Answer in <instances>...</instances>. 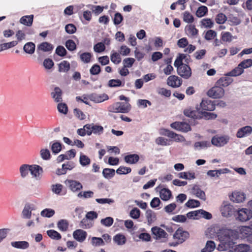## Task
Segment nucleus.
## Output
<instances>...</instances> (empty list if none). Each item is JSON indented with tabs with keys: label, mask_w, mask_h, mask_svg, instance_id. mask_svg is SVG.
<instances>
[{
	"label": "nucleus",
	"mask_w": 252,
	"mask_h": 252,
	"mask_svg": "<svg viewBox=\"0 0 252 252\" xmlns=\"http://www.w3.org/2000/svg\"><path fill=\"white\" fill-rule=\"evenodd\" d=\"M220 244L218 245V250L224 251L230 249L235 244V241L238 238V235L235 230L222 228L217 232Z\"/></svg>",
	"instance_id": "f257e3e1"
},
{
	"label": "nucleus",
	"mask_w": 252,
	"mask_h": 252,
	"mask_svg": "<svg viewBox=\"0 0 252 252\" xmlns=\"http://www.w3.org/2000/svg\"><path fill=\"white\" fill-rule=\"evenodd\" d=\"M152 234L156 241L161 243L167 241L168 234L165 231L158 226H154L151 228Z\"/></svg>",
	"instance_id": "f03ea898"
},
{
	"label": "nucleus",
	"mask_w": 252,
	"mask_h": 252,
	"mask_svg": "<svg viewBox=\"0 0 252 252\" xmlns=\"http://www.w3.org/2000/svg\"><path fill=\"white\" fill-rule=\"evenodd\" d=\"M109 112L113 113H126L130 110V105L127 103L118 102L108 107Z\"/></svg>",
	"instance_id": "7ed1b4c3"
},
{
	"label": "nucleus",
	"mask_w": 252,
	"mask_h": 252,
	"mask_svg": "<svg viewBox=\"0 0 252 252\" xmlns=\"http://www.w3.org/2000/svg\"><path fill=\"white\" fill-rule=\"evenodd\" d=\"M230 137L228 135H215L212 138V144L218 147H221L226 145L229 141Z\"/></svg>",
	"instance_id": "20e7f679"
},
{
	"label": "nucleus",
	"mask_w": 252,
	"mask_h": 252,
	"mask_svg": "<svg viewBox=\"0 0 252 252\" xmlns=\"http://www.w3.org/2000/svg\"><path fill=\"white\" fill-rule=\"evenodd\" d=\"M220 211L223 217H229L233 214L234 209L230 203L223 202L220 207Z\"/></svg>",
	"instance_id": "39448f33"
},
{
	"label": "nucleus",
	"mask_w": 252,
	"mask_h": 252,
	"mask_svg": "<svg viewBox=\"0 0 252 252\" xmlns=\"http://www.w3.org/2000/svg\"><path fill=\"white\" fill-rule=\"evenodd\" d=\"M207 94L213 98H220L224 96V90L220 86H215L208 91Z\"/></svg>",
	"instance_id": "423d86ee"
},
{
	"label": "nucleus",
	"mask_w": 252,
	"mask_h": 252,
	"mask_svg": "<svg viewBox=\"0 0 252 252\" xmlns=\"http://www.w3.org/2000/svg\"><path fill=\"white\" fill-rule=\"evenodd\" d=\"M170 126L172 128L183 132H187L191 130L190 126L184 122H175L172 123Z\"/></svg>",
	"instance_id": "0eeeda50"
},
{
	"label": "nucleus",
	"mask_w": 252,
	"mask_h": 252,
	"mask_svg": "<svg viewBox=\"0 0 252 252\" xmlns=\"http://www.w3.org/2000/svg\"><path fill=\"white\" fill-rule=\"evenodd\" d=\"M43 173L42 168L37 164H31L30 167V174L33 178L36 180L41 179Z\"/></svg>",
	"instance_id": "6e6552de"
},
{
	"label": "nucleus",
	"mask_w": 252,
	"mask_h": 252,
	"mask_svg": "<svg viewBox=\"0 0 252 252\" xmlns=\"http://www.w3.org/2000/svg\"><path fill=\"white\" fill-rule=\"evenodd\" d=\"M178 74L185 79H188L191 75V70L190 67L186 64H182L178 67Z\"/></svg>",
	"instance_id": "1a4fd4ad"
},
{
	"label": "nucleus",
	"mask_w": 252,
	"mask_h": 252,
	"mask_svg": "<svg viewBox=\"0 0 252 252\" xmlns=\"http://www.w3.org/2000/svg\"><path fill=\"white\" fill-rule=\"evenodd\" d=\"M34 206L33 204L27 203L24 206L21 215L23 219H30L32 217V211L34 210Z\"/></svg>",
	"instance_id": "9d476101"
},
{
	"label": "nucleus",
	"mask_w": 252,
	"mask_h": 252,
	"mask_svg": "<svg viewBox=\"0 0 252 252\" xmlns=\"http://www.w3.org/2000/svg\"><path fill=\"white\" fill-rule=\"evenodd\" d=\"M200 106L202 110L211 111L215 109L216 104L209 99L203 98Z\"/></svg>",
	"instance_id": "9b49d317"
},
{
	"label": "nucleus",
	"mask_w": 252,
	"mask_h": 252,
	"mask_svg": "<svg viewBox=\"0 0 252 252\" xmlns=\"http://www.w3.org/2000/svg\"><path fill=\"white\" fill-rule=\"evenodd\" d=\"M189 237V233L181 229H177L173 235V238L177 240L180 244L184 242Z\"/></svg>",
	"instance_id": "f8f14e48"
},
{
	"label": "nucleus",
	"mask_w": 252,
	"mask_h": 252,
	"mask_svg": "<svg viewBox=\"0 0 252 252\" xmlns=\"http://www.w3.org/2000/svg\"><path fill=\"white\" fill-rule=\"evenodd\" d=\"M252 133V127L250 126H247L238 130L236 133V136L239 138H242L250 136Z\"/></svg>",
	"instance_id": "ddd939ff"
},
{
	"label": "nucleus",
	"mask_w": 252,
	"mask_h": 252,
	"mask_svg": "<svg viewBox=\"0 0 252 252\" xmlns=\"http://www.w3.org/2000/svg\"><path fill=\"white\" fill-rule=\"evenodd\" d=\"M65 184L72 192H77L83 188L82 184L76 180H67L65 182Z\"/></svg>",
	"instance_id": "4468645a"
},
{
	"label": "nucleus",
	"mask_w": 252,
	"mask_h": 252,
	"mask_svg": "<svg viewBox=\"0 0 252 252\" xmlns=\"http://www.w3.org/2000/svg\"><path fill=\"white\" fill-rule=\"evenodd\" d=\"M252 218L249 209L243 208L238 212L237 218L241 221H246Z\"/></svg>",
	"instance_id": "2eb2a0df"
},
{
	"label": "nucleus",
	"mask_w": 252,
	"mask_h": 252,
	"mask_svg": "<svg viewBox=\"0 0 252 252\" xmlns=\"http://www.w3.org/2000/svg\"><path fill=\"white\" fill-rule=\"evenodd\" d=\"M229 197L232 201L236 203L242 202L246 199L245 194L243 192L238 191L233 192Z\"/></svg>",
	"instance_id": "dca6fc26"
},
{
	"label": "nucleus",
	"mask_w": 252,
	"mask_h": 252,
	"mask_svg": "<svg viewBox=\"0 0 252 252\" xmlns=\"http://www.w3.org/2000/svg\"><path fill=\"white\" fill-rule=\"evenodd\" d=\"M167 84L172 88H178L182 84V80L178 76L171 75L167 80Z\"/></svg>",
	"instance_id": "f3484780"
},
{
	"label": "nucleus",
	"mask_w": 252,
	"mask_h": 252,
	"mask_svg": "<svg viewBox=\"0 0 252 252\" xmlns=\"http://www.w3.org/2000/svg\"><path fill=\"white\" fill-rule=\"evenodd\" d=\"M87 236V233L85 231L82 229H77L73 232V238L79 242H84Z\"/></svg>",
	"instance_id": "a211bd4d"
},
{
	"label": "nucleus",
	"mask_w": 252,
	"mask_h": 252,
	"mask_svg": "<svg viewBox=\"0 0 252 252\" xmlns=\"http://www.w3.org/2000/svg\"><path fill=\"white\" fill-rule=\"evenodd\" d=\"M108 96L105 94H90V100L95 103H100L108 99Z\"/></svg>",
	"instance_id": "6ab92c4d"
},
{
	"label": "nucleus",
	"mask_w": 252,
	"mask_h": 252,
	"mask_svg": "<svg viewBox=\"0 0 252 252\" xmlns=\"http://www.w3.org/2000/svg\"><path fill=\"white\" fill-rule=\"evenodd\" d=\"M232 250L229 252H249L251 249L249 245L245 244H241L234 246H232L231 248Z\"/></svg>",
	"instance_id": "aec40b11"
},
{
	"label": "nucleus",
	"mask_w": 252,
	"mask_h": 252,
	"mask_svg": "<svg viewBox=\"0 0 252 252\" xmlns=\"http://www.w3.org/2000/svg\"><path fill=\"white\" fill-rule=\"evenodd\" d=\"M74 167L75 165L73 162H67L66 163L62 165L61 169H58L56 173L59 175L65 174L67 170H71Z\"/></svg>",
	"instance_id": "412c9836"
},
{
	"label": "nucleus",
	"mask_w": 252,
	"mask_h": 252,
	"mask_svg": "<svg viewBox=\"0 0 252 252\" xmlns=\"http://www.w3.org/2000/svg\"><path fill=\"white\" fill-rule=\"evenodd\" d=\"M62 91L59 87H55L51 94L52 97L56 102H61L63 101Z\"/></svg>",
	"instance_id": "4be33fe9"
},
{
	"label": "nucleus",
	"mask_w": 252,
	"mask_h": 252,
	"mask_svg": "<svg viewBox=\"0 0 252 252\" xmlns=\"http://www.w3.org/2000/svg\"><path fill=\"white\" fill-rule=\"evenodd\" d=\"M145 217L147 221V224L150 225L157 220L156 213L151 210H147L145 212Z\"/></svg>",
	"instance_id": "5701e85b"
},
{
	"label": "nucleus",
	"mask_w": 252,
	"mask_h": 252,
	"mask_svg": "<svg viewBox=\"0 0 252 252\" xmlns=\"http://www.w3.org/2000/svg\"><path fill=\"white\" fill-rule=\"evenodd\" d=\"M53 48L54 47L51 44L47 42H44L40 43L37 46V52L38 54L40 53V51L50 52L53 49Z\"/></svg>",
	"instance_id": "b1692460"
},
{
	"label": "nucleus",
	"mask_w": 252,
	"mask_h": 252,
	"mask_svg": "<svg viewBox=\"0 0 252 252\" xmlns=\"http://www.w3.org/2000/svg\"><path fill=\"white\" fill-rule=\"evenodd\" d=\"M31 165L28 164H23L19 167V172L22 178H27L29 173H30Z\"/></svg>",
	"instance_id": "393cba45"
},
{
	"label": "nucleus",
	"mask_w": 252,
	"mask_h": 252,
	"mask_svg": "<svg viewBox=\"0 0 252 252\" xmlns=\"http://www.w3.org/2000/svg\"><path fill=\"white\" fill-rule=\"evenodd\" d=\"M191 193L197 197L203 200H206L205 192L201 190L197 186H194L191 189Z\"/></svg>",
	"instance_id": "a878e982"
},
{
	"label": "nucleus",
	"mask_w": 252,
	"mask_h": 252,
	"mask_svg": "<svg viewBox=\"0 0 252 252\" xmlns=\"http://www.w3.org/2000/svg\"><path fill=\"white\" fill-rule=\"evenodd\" d=\"M233 80L229 77V76H228L225 75V76L222 77L220 78L217 82V84L218 85H219L220 87H227L229 86L231 83L233 82Z\"/></svg>",
	"instance_id": "bb28decb"
},
{
	"label": "nucleus",
	"mask_w": 252,
	"mask_h": 252,
	"mask_svg": "<svg viewBox=\"0 0 252 252\" xmlns=\"http://www.w3.org/2000/svg\"><path fill=\"white\" fill-rule=\"evenodd\" d=\"M125 161L126 163L129 164H133L136 163L139 160V156L137 154H130L126 156L124 158Z\"/></svg>",
	"instance_id": "cd10ccee"
},
{
	"label": "nucleus",
	"mask_w": 252,
	"mask_h": 252,
	"mask_svg": "<svg viewBox=\"0 0 252 252\" xmlns=\"http://www.w3.org/2000/svg\"><path fill=\"white\" fill-rule=\"evenodd\" d=\"M169 137L173 139L175 141L177 142H185L184 144L185 145H189L190 144V142L186 141L185 138L183 136L174 133V132H173V133H171L170 134V135H169Z\"/></svg>",
	"instance_id": "c85d7f7f"
},
{
	"label": "nucleus",
	"mask_w": 252,
	"mask_h": 252,
	"mask_svg": "<svg viewBox=\"0 0 252 252\" xmlns=\"http://www.w3.org/2000/svg\"><path fill=\"white\" fill-rule=\"evenodd\" d=\"M11 246L16 249H26L29 247V244L27 241H15L11 243Z\"/></svg>",
	"instance_id": "c756f323"
},
{
	"label": "nucleus",
	"mask_w": 252,
	"mask_h": 252,
	"mask_svg": "<svg viewBox=\"0 0 252 252\" xmlns=\"http://www.w3.org/2000/svg\"><path fill=\"white\" fill-rule=\"evenodd\" d=\"M177 176L181 179L192 180L195 178V173L192 172H182L179 173Z\"/></svg>",
	"instance_id": "7c9ffc66"
},
{
	"label": "nucleus",
	"mask_w": 252,
	"mask_h": 252,
	"mask_svg": "<svg viewBox=\"0 0 252 252\" xmlns=\"http://www.w3.org/2000/svg\"><path fill=\"white\" fill-rule=\"evenodd\" d=\"M160 197L163 200L167 201L172 196L171 191L167 189H162L159 192Z\"/></svg>",
	"instance_id": "2f4dec72"
},
{
	"label": "nucleus",
	"mask_w": 252,
	"mask_h": 252,
	"mask_svg": "<svg viewBox=\"0 0 252 252\" xmlns=\"http://www.w3.org/2000/svg\"><path fill=\"white\" fill-rule=\"evenodd\" d=\"M33 15L24 16L21 18L20 22L21 24L24 25L31 26L32 25L33 22Z\"/></svg>",
	"instance_id": "473e14b6"
},
{
	"label": "nucleus",
	"mask_w": 252,
	"mask_h": 252,
	"mask_svg": "<svg viewBox=\"0 0 252 252\" xmlns=\"http://www.w3.org/2000/svg\"><path fill=\"white\" fill-rule=\"evenodd\" d=\"M113 241L118 245H123L126 242V238L122 234H118L114 237Z\"/></svg>",
	"instance_id": "72a5a7b5"
},
{
	"label": "nucleus",
	"mask_w": 252,
	"mask_h": 252,
	"mask_svg": "<svg viewBox=\"0 0 252 252\" xmlns=\"http://www.w3.org/2000/svg\"><path fill=\"white\" fill-rule=\"evenodd\" d=\"M70 68V63L66 61H63L59 64V71L60 72H67Z\"/></svg>",
	"instance_id": "f704fd0d"
},
{
	"label": "nucleus",
	"mask_w": 252,
	"mask_h": 252,
	"mask_svg": "<svg viewBox=\"0 0 252 252\" xmlns=\"http://www.w3.org/2000/svg\"><path fill=\"white\" fill-rule=\"evenodd\" d=\"M243 72L244 70H243V68L239 66V64H238V66L228 72L226 75L228 76L236 77L241 75Z\"/></svg>",
	"instance_id": "c9c22d12"
},
{
	"label": "nucleus",
	"mask_w": 252,
	"mask_h": 252,
	"mask_svg": "<svg viewBox=\"0 0 252 252\" xmlns=\"http://www.w3.org/2000/svg\"><path fill=\"white\" fill-rule=\"evenodd\" d=\"M211 144L209 141H203L196 142L194 143V148L196 150H200L210 147Z\"/></svg>",
	"instance_id": "e433bc0d"
},
{
	"label": "nucleus",
	"mask_w": 252,
	"mask_h": 252,
	"mask_svg": "<svg viewBox=\"0 0 252 252\" xmlns=\"http://www.w3.org/2000/svg\"><path fill=\"white\" fill-rule=\"evenodd\" d=\"M115 174V171L113 169L104 168L102 171L103 177L106 179L112 178Z\"/></svg>",
	"instance_id": "4c0bfd02"
},
{
	"label": "nucleus",
	"mask_w": 252,
	"mask_h": 252,
	"mask_svg": "<svg viewBox=\"0 0 252 252\" xmlns=\"http://www.w3.org/2000/svg\"><path fill=\"white\" fill-rule=\"evenodd\" d=\"M91 244L94 247H99L105 245L102 238L96 237L91 238Z\"/></svg>",
	"instance_id": "58836bf2"
},
{
	"label": "nucleus",
	"mask_w": 252,
	"mask_h": 252,
	"mask_svg": "<svg viewBox=\"0 0 252 252\" xmlns=\"http://www.w3.org/2000/svg\"><path fill=\"white\" fill-rule=\"evenodd\" d=\"M35 44L32 42L27 43L23 47L24 51L29 54H32L35 51Z\"/></svg>",
	"instance_id": "ea45409f"
},
{
	"label": "nucleus",
	"mask_w": 252,
	"mask_h": 252,
	"mask_svg": "<svg viewBox=\"0 0 252 252\" xmlns=\"http://www.w3.org/2000/svg\"><path fill=\"white\" fill-rule=\"evenodd\" d=\"M215 248L216 244L214 241H208L205 248L202 249V252H211L215 250Z\"/></svg>",
	"instance_id": "a19ab883"
},
{
	"label": "nucleus",
	"mask_w": 252,
	"mask_h": 252,
	"mask_svg": "<svg viewBox=\"0 0 252 252\" xmlns=\"http://www.w3.org/2000/svg\"><path fill=\"white\" fill-rule=\"evenodd\" d=\"M79 162L82 166H87L90 165L91 159L87 156L81 153L79 158Z\"/></svg>",
	"instance_id": "79ce46f5"
},
{
	"label": "nucleus",
	"mask_w": 252,
	"mask_h": 252,
	"mask_svg": "<svg viewBox=\"0 0 252 252\" xmlns=\"http://www.w3.org/2000/svg\"><path fill=\"white\" fill-rule=\"evenodd\" d=\"M92 131L88 130L87 131V135H90L92 133L98 134H100L102 133L103 128L102 126L92 124Z\"/></svg>",
	"instance_id": "37998d69"
},
{
	"label": "nucleus",
	"mask_w": 252,
	"mask_h": 252,
	"mask_svg": "<svg viewBox=\"0 0 252 252\" xmlns=\"http://www.w3.org/2000/svg\"><path fill=\"white\" fill-rule=\"evenodd\" d=\"M18 44L17 41H12L7 43H4L0 45V51L13 47Z\"/></svg>",
	"instance_id": "c03bdc74"
},
{
	"label": "nucleus",
	"mask_w": 252,
	"mask_h": 252,
	"mask_svg": "<svg viewBox=\"0 0 252 252\" xmlns=\"http://www.w3.org/2000/svg\"><path fill=\"white\" fill-rule=\"evenodd\" d=\"M80 225L83 228L88 229L93 226V222L92 221L89 220L86 218L82 220L80 222Z\"/></svg>",
	"instance_id": "a18cd8bd"
},
{
	"label": "nucleus",
	"mask_w": 252,
	"mask_h": 252,
	"mask_svg": "<svg viewBox=\"0 0 252 252\" xmlns=\"http://www.w3.org/2000/svg\"><path fill=\"white\" fill-rule=\"evenodd\" d=\"M185 30L187 34L191 36H194L196 35L198 32V31L195 28V26L191 25L187 26Z\"/></svg>",
	"instance_id": "49530a36"
},
{
	"label": "nucleus",
	"mask_w": 252,
	"mask_h": 252,
	"mask_svg": "<svg viewBox=\"0 0 252 252\" xmlns=\"http://www.w3.org/2000/svg\"><path fill=\"white\" fill-rule=\"evenodd\" d=\"M47 233L48 235L53 239L55 240H60L61 239V234L58 233L57 231L54 230H49L47 231Z\"/></svg>",
	"instance_id": "de8ad7c7"
},
{
	"label": "nucleus",
	"mask_w": 252,
	"mask_h": 252,
	"mask_svg": "<svg viewBox=\"0 0 252 252\" xmlns=\"http://www.w3.org/2000/svg\"><path fill=\"white\" fill-rule=\"evenodd\" d=\"M41 158L44 160H48L50 158L51 155L49 150L47 148L41 149L40 151Z\"/></svg>",
	"instance_id": "09e8293b"
},
{
	"label": "nucleus",
	"mask_w": 252,
	"mask_h": 252,
	"mask_svg": "<svg viewBox=\"0 0 252 252\" xmlns=\"http://www.w3.org/2000/svg\"><path fill=\"white\" fill-rule=\"evenodd\" d=\"M240 231L242 234L247 237L248 240L249 236L252 234V228L250 226H243L241 228Z\"/></svg>",
	"instance_id": "8fccbe9b"
},
{
	"label": "nucleus",
	"mask_w": 252,
	"mask_h": 252,
	"mask_svg": "<svg viewBox=\"0 0 252 252\" xmlns=\"http://www.w3.org/2000/svg\"><path fill=\"white\" fill-rule=\"evenodd\" d=\"M111 60L115 64H118L121 61V58L119 53L113 51L111 55Z\"/></svg>",
	"instance_id": "3c124183"
},
{
	"label": "nucleus",
	"mask_w": 252,
	"mask_h": 252,
	"mask_svg": "<svg viewBox=\"0 0 252 252\" xmlns=\"http://www.w3.org/2000/svg\"><path fill=\"white\" fill-rule=\"evenodd\" d=\"M55 213L53 209L46 208L41 212L40 215L43 217L50 218L55 214Z\"/></svg>",
	"instance_id": "603ef678"
},
{
	"label": "nucleus",
	"mask_w": 252,
	"mask_h": 252,
	"mask_svg": "<svg viewBox=\"0 0 252 252\" xmlns=\"http://www.w3.org/2000/svg\"><path fill=\"white\" fill-rule=\"evenodd\" d=\"M131 171V169L130 167L121 166L118 168L116 172L118 174L125 175L130 173Z\"/></svg>",
	"instance_id": "864d4df0"
},
{
	"label": "nucleus",
	"mask_w": 252,
	"mask_h": 252,
	"mask_svg": "<svg viewBox=\"0 0 252 252\" xmlns=\"http://www.w3.org/2000/svg\"><path fill=\"white\" fill-rule=\"evenodd\" d=\"M68 223L64 220H60L58 223V227L60 230L65 231L68 228Z\"/></svg>",
	"instance_id": "5fc2aeb1"
},
{
	"label": "nucleus",
	"mask_w": 252,
	"mask_h": 252,
	"mask_svg": "<svg viewBox=\"0 0 252 252\" xmlns=\"http://www.w3.org/2000/svg\"><path fill=\"white\" fill-rule=\"evenodd\" d=\"M10 231V229L8 228L0 229V244L7 237Z\"/></svg>",
	"instance_id": "6e6d98bb"
},
{
	"label": "nucleus",
	"mask_w": 252,
	"mask_h": 252,
	"mask_svg": "<svg viewBox=\"0 0 252 252\" xmlns=\"http://www.w3.org/2000/svg\"><path fill=\"white\" fill-rule=\"evenodd\" d=\"M91 58V54L88 52L83 53L80 55V58L81 61L86 63L90 62Z\"/></svg>",
	"instance_id": "4d7b16f0"
},
{
	"label": "nucleus",
	"mask_w": 252,
	"mask_h": 252,
	"mask_svg": "<svg viewBox=\"0 0 252 252\" xmlns=\"http://www.w3.org/2000/svg\"><path fill=\"white\" fill-rule=\"evenodd\" d=\"M208 11V8L205 6H201L197 10L196 15L198 17L204 16Z\"/></svg>",
	"instance_id": "13d9d810"
},
{
	"label": "nucleus",
	"mask_w": 252,
	"mask_h": 252,
	"mask_svg": "<svg viewBox=\"0 0 252 252\" xmlns=\"http://www.w3.org/2000/svg\"><path fill=\"white\" fill-rule=\"evenodd\" d=\"M157 91L158 94L167 97H169L171 94L170 90L164 88H158Z\"/></svg>",
	"instance_id": "bf43d9fd"
},
{
	"label": "nucleus",
	"mask_w": 252,
	"mask_h": 252,
	"mask_svg": "<svg viewBox=\"0 0 252 252\" xmlns=\"http://www.w3.org/2000/svg\"><path fill=\"white\" fill-rule=\"evenodd\" d=\"M90 99V94H84L82 96H77L76 97V101H81L87 105H90L89 100Z\"/></svg>",
	"instance_id": "052dcab7"
},
{
	"label": "nucleus",
	"mask_w": 252,
	"mask_h": 252,
	"mask_svg": "<svg viewBox=\"0 0 252 252\" xmlns=\"http://www.w3.org/2000/svg\"><path fill=\"white\" fill-rule=\"evenodd\" d=\"M187 217L189 219L198 220L199 219V210L191 211L187 213Z\"/></svg>",
	"instance_id": "680f3d73"
},
{
	"label": "nucleus",
	"mask_w": 252,
	"mask_h": 252,
	"mask_svg": "<svg viewBox=\"0 0 252 252\" xmlns=\"http://www.w3.org/2000/svg\"><path fill=\"white\" fill-rule=\"evenodd\" d=\"M183 20L186 23H191L194 21V18L189 12L186 11L183 14Z\"/></svg>",
	"instance_id": "e2e57ef3"
},
{
	"label": "nucleus",
	"mask_w": 252,
	"mask_h": 252,
	"mask_svg": "<svg viewBox=\"0 0 252 252\" xmlns=\"http://www.w3.org/2000/svg\"><path fill=\"white\" fill-rule=\"evenodd\" d=\"M62 149V145L58 142L54 143L51 146V150L53 153L58 154Z\"/></svg>",
	"instance_id": "0e129e2a"
},
{
	"label": "nucleus",
	"mask_w": 252,
	"mask_h": 252,
	"mask_svg": "<svg viewBox=\"0 0 252 252\" xmlns=\"http://www.w3.org/2000/svg\"><path fill=\"white\" fill-rule=\"evenodd\" d=\"M134 62V59L132 58H127L123 60V63L124 66L126 67V68H130L132 67Z\"/></svg>",
	"instance_id": "69168bd1"
},
{
	"label": "nucleus",
	"mask_w": 252,
	"mask_h": 252,
	"mask_svg": "<svg viewBox=\"0 0 252 252\" xmlns=\"http://www.w3.org/2000/svg\"><path fill=\"white\" fill-rule=\"evenodd\" d=\"M129 216L133 219H137L140 217V211L138 208H134L130 211Z\"/></svg>",
	"instance_id": "338daca9"
},
{
	"label": "nucleus",
	"mask_w": 252,
	"mask_h": 252,
	"mask_svg": "<svg viewBox=\"0 0 252 252\" xmlns=\"http://www.w3.org/2000/svg\"><path fill=\"white\" fill-rule=\"evenodd\" d=\"M239 66L243 68H247L252 66V59H247L241 62L239 64Z\"/></svg>",
	"instance_id": "774afa93"
}]
</instances>
